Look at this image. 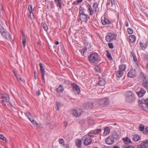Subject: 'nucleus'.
I'll return each instance as SVG.
<instances>
[{
  "instance_id": "nucleus-33",
  "label": "nucleus",
  "mask_w": 148,
  "mask_h": 148,
  "mask_svg": "<svg viewBox=\"0 0 148 148\" xmlns=\"http://www.w3.org/2000/svg\"><path fill=\"white\" fill-rule=\"evenodd\" d=\"M107 53L106 54V55L107 57L109 60H112V57L111 56V55L110 53L107 50Z\"/></svg>"
},
{
  "instance_id": "nucleus-9",
  "label": "nucleus",
  "mask_w": 148,
  "mask_h": 148,
  "mask_svg": "<svg viewBox=\"0 0 148 148\" xmlns=\"http://www.w3.org/2000/svg\"><path fill=\"white\" fill-rule=\"evenodd\" d=\"M109 103V100L107 98H105L100 100L99 104L101 106H107Z\"/></svg>"
},
{
  "instance_id": "nucleus-7",
  "label": "nucleus",
  "mask_w": 148,
  "mask_h": 148,
  "mask_svg": "<svg viewBox=\"0 0 148 148\" xmlns=\"http://www.w3.org/2000/svg\"><path fill=\"white\" fill-rule=\"evenodd\" d=\"M1 99L3 104L5 105V103L8 102L10 100L9 95L7 94H3L1 96Z\"/></svg>"
},
{
  "instance_id": "nucleus-42",
  "label": "nucleus",
  "mask_w": 148,
  "mask_h": 148,
  "mask_svg": "<svg viewBox=\"0 0 148 148\" xmlns=\"http://www.w3.org/2000/svg\"><path fill=\"white\" fill-rule=\"evenodd\" d=\"M127 31L128 33L129 34H132L133 32V30L130 28H128L127 29Z\"/></svg>"
},
{
  "instance_id": "nucleus-53",
  "label": "nucleus",
  "mask_w": 148,
  "mask_h": 148,
  "mask_svg": "<svg viewBox=\"0 0 148 148\" xmlns=\"http://www.w3.org/2000/svg\"><path fill=\"white\" fill-rule=\"evenodd\" d=\"M110 2L112 5H115V2L114 0H110Z\"/></svg>"
},
{
  "instance_id": "nucleus-31",
  "label": "nucleus",
  "mask_w": 148,
  "mask_h": 148,
  "mask_svg": "<svg viewBox=\"0 0 148 148\" xmlns=\"http://www.w3.org/2000/svg\"><path fill=\"white\" fill-rule=\"evenodd\" d=\"M54 1L57 5L59 6L60 9L61 8V0H54Z\"/></svg>"
},
{
  "instance_id": "nucleus-49",
  "label": "nucleus",
  "mask_w": 148,
  "mask_h": 148,
  "mask_svg": "<svg viewBox=\"0 0 148 148\" xmlns=\"http://www.w3.org/2000/svg\"><path fill=\"white\" fill-rule=\"evenodd\" d=\"M26 116H27L28 118H29L30 117H32V116L31 115V114L30 113L27 112V113L26 114Z\"/></svg>"
},
{
  "instance_id": "nucleus-27",
  "label": "nucleus",
  "mask_w": 148,
  "mask_h": 148,
  "mask_svg": "<svg viewBox=\"0 0 148 148\" xmlns=\"http://www.w3.org/2000/svg\"><path fill=\"white\" fill-rule=\"evenodd\" d=\"M64 88H63L61 85H60L57 88L56 90L57 92H58L61 93L64 90Z\"/></svg>"
},
{
  "instance_id": "nucleus-16",
  "label": "nucleus",
  "mask_w": 148,
  "mask_h": 148,
  "mask_svg": "<svg viewBox=\"0 0 148 148\" xmlns=\"http://www.w3.org/2000/svg\"><path fill=\"white\" fill-rule=\"evenodd\" d=\"M92 141V139L90 138H86L85 140L84 144L86 146L90 144Z\"/></svg>"
},
{
  "instance_id": "nucleus-8",
  "label": "nucleus",
  "mask_w": 148,
  "mask_h": 148,
  "mask_svg": "<svg viewBox=\"0 0 148 148\" xmlns=\"http://www.w3.org/2000/svg\"><path fill=\"white\" fill-rule=\"evenodd\" d=\"M40 69V71L41 73L42 79L43 80L44 83L45 82V80L44 78V76L45 73V71L43 64L41 63L39 64Z\"/></svg>"
},
{
  "instance_id": "nucleus-25",
  "label": "nucleus",
  "mask_w": 148,
  "mask_h": 148,
  "mask_svg": "<svg viewBox=\"0 0 148 148\" xmlns=\"http://www.w3.org/2000/svg\"><path fill=\"white\" fill-rule=\"evenodd\" d=\"M126 66L125 64H122L120 65L119 67V70L123 72L125 71Z\"/></svg>"
},
{
  "instance_id": "nucleus-26",
  "label": "nucleus",
  "mask_w": 148,
  "mask_h": 148,
  "mask_svg": "<svg viewBox=\"0 0 148 148\" xmlns=\"http://www.w3.org/2000/svg\"><path fill=\"white\" fill-rule=\"evenodd\" d=\"M123 140L124 141V143L126 145L127 144L132 143L131 140L128 137L123 138Z\"/></svg>"
},
{
  "instance_id": "nucleus-41",
  "label": "nucleus",
  "mask_w": 148,
  "mask_h": 148,
  "mask_svg": "<svg viewBox=\"0 0 148 148\" xmlns=\"http://www.w3.org/2000/svg\"><path fill=\"white\" fill-rule=\"evenodd\" d=\"M26 43V38L24 37L23 38L22 44L24 47H25Z\"/></svg>"
},
{
  "instance_id": "nucleus-13",
  "label": "nucleus",
  "mask_w": 148,
  "mask_h": 148,
  "mask_svg": "<svg viewBox=\"0 0 148 148\" xmlns=\"http://www.w3.org/2000/svg\"><path fill=\"white\" fill-rule=\"evenodd\" d=\"M71 86L73 90H76L78 94H79L80 92V90L79 87L75 84L72 83Z\"/></svg>"
},
{
  "instance_id": "nucleus-22",
  "label": "nucleus",
  "mask_w": 148,
  "mask_h": 148,
  "mask_svg": "<svg viewBox=\"0 0 148 148\" xmlns=\"http://www.w3.org/2000/svg\"><path fill=\"white\" fill-rule=\"evenodd\" d=\"M142 84L143 87L146 89H148V81L147 80V79L144 80Z\"/></svg>"
},
{
  "instance_id": "nucleus-58",
  "label": "nucleus",
  "mask_w": 148,
  "mask_h": 148,
  "mask_svg": "<svg viewBox=\"0 0 148 148\" xmlns=\"http://www.w3.org/2000/svg\"><path fill=\"white\" fill-rule=\"evenodd\" d=\"M83 0H77V3H81L82 1Z\"/></svg>"
},
{
  "instance_id": "nucleus-43",
  "label": "nucleus",
  "mask_w": 148,
  "mask_h": 148,
  "mask_svg": "<svg viewBox=\"0 0 148 148\" xmlns=\"http://www.w3.org/2000/svg\"><path fill=\"white\" fill-rule=\"evenodd\" d=\"M31 122L36 127L38 125V123L34 120H32Z\"/></svg>"
},
{
  "instance_id": "nucleus-50",
  "label": "nucleus",
  "mask_w": 148,
  "mask_h": 148,
  "mask_svg": "<svg viewBox=\"0 0 148 148\" xmlns=\"http://www.w3.org/2000/svg\"><path fill=\"white\" fill-rule=\"evenodd\" d=\"M143 132L145 134H148V127H147L145 129V132L144 131Z\"/></svg>"
},
{
  "instance_id": "nucleus-51",
  "label": "nucleus",
  "mask_w": 148,
  "mask_h": 148,
  "mask_svg": "<svg viewBox=\"0 0 148 148\" xmlns=\"http://www.w3.org/2000/svg\"><path fill=\"white\" fill-rule=\"evenodd\" d=\"M36 95L37 96H39L40 95V92L39 90H38L36 92Z\"/></svg>"
},
{
  "instance_id": "nucleus-4",
  "label": "nucleus",
  "mask_w": 148,
  "mask_h": 148,
  "mask_svg": "<svg viewBox=\"0 0 148 148\" xmlns=\"http://www.w3.org/2000/svg\"><path fill=\"white\" fill-rule=\"evenodd\" d=\"M98 7V4L96 2L94 3L92 8L90 5L88 4V10L90 12V14L92 15L93 14H95L97 12V8Z\"/></svg>"
},
{
  "instance_id": "nucleus-57",
  "label": "nucleus",
  "mask_w": 148,
  "mask_h": 148,
  "mask_svg": "<svg viewBox=\"0 0 148 148\" xmlns=\"http://www.w3.org/2000/svg\"><path fill=\"white\" fill-rule=\"evenodd\" d=\"M56 106L57 107H59L60 106V103L58 102H56Z\"/></svg>"
},
{
  "instance_id": "nucleus-24",
  "label": "nucleus",
  "mask_w": 148,
  "mask_h": 148,
  "mask_svg": "<svg viewBox=\"0 0 148 148\" xmlns=\"http://www.w3.org/2000/svg\"><path fill=\"white\" fill-rule=\"evenodd\" d=\"M104 132L103 133V134L106 136L107 135L109 134L110 132V130L109 128L107 127L104 129Z\"/></svg>"
},
{
  "instance_id": "nucleus-11",
  "label": "nucleus",
  "mask_w": 148,
  "mask_h": 148,
  "mask_svg": "<svg viewBox=\"0 0 148 148\" xmlns=\"http://www.w3.org/2000/svg\"><path fill=\"white\" fill-rule=\"evenodd\" d=\"M136 73L135 70L131 69L128 73V76L130 78H134L136 77Z\"/></svg>"
},
{
  "instance_id": "nucleus-5",
  "label": "nucleus",
  "mask_w": 148,
  "mask_h": 148,
  "mask_svg": "<svg viewBox=\"0 0 148 148\" xmlns=\"http://www.w3.org/2000/svg\"><path fill=\"white\" fill-rule=\"evenodd\" d=\"M117 34L114 33H108L106 36V40L108 42L112 41L114 39L116 40Z\"/></svg>"
},
{
  "instance_id": "nucleus-63",
  "label": "nucleus",
  "mask_w": 148,
  "mask_h": 148,
  "mask_svg": "<svg viewBox=\"0 0 148 148\" xmlns=\"http://www.w3.org/2000/svg\"><path fill=\"white\" fill-rule=\"evenodd\" d=\"M143 108V109L144 110L146 111L147 112H148V109H145V108Z\"/></svg>"
},
{
  "instance_id": "nucleus-10",
  "label": "nucleus",
  "mask_w": 148,
  "mask_h": 148,
  "mask_svg": "<svg viewBox=\"0 0 148 148\" xmlns=\"http://www.w3.org/2000/svg\"><path fill=\"white\" fill-rule=\"evenodd\" d=\"M146 93V90L143 88L141 87L140 88V90L137 91L136 93L140 97H143Z\"/></svg>"
},
{
  "instance_id": "nucleus-3",
  "label": "nucleus",
  "mask_w": 148,
  "mask_h": 148,
  "mask_svg": "<svg viewBox=\"0 0 148 148\" xmlns=\"http://www.w3.org/2000/svg\"><path fill=\"white\" fill-rule=\"evenodd\" d=\"M86 10L84 8H82L79 10V15L80 19L82 22L86 23L88 18H89L87 14H84V12Z\"/></svg>"
},
{
  "instance_id": "nucleus-40",
  "label": "nucleus",
  "mask_w": 148,
  "mask_h": 148,
  "mask_svg": "<svg viewBox=\"0 0 148 148\" xmlns=\"http://www.w3.org/2000/svg\"><path fill=\"white\" fill-rule=\"evenodd\" d=\"M138 103L139 105H141V106L142 107L143 109V107H144V106L143 105L144 104V101H143L139 100H138Z\"/></svg>"
},
{
  "instance_id": "nucleus-34",
  "label": "nucleus",
  "mask_w": 148,
  "mask_h": 148,
  "mask_svg": "<svg viewBox=\"0 0 148 148\" xmlns=\"http://www.w3.org/2000/svg\"><path fill=\"white\" fill-rule=\"evenodd\" d=\"M28 10L30 12V14H32L33 16H34V14L32 12V6L31 5H29L28 6Z\"/></svg>"
},
{
  "instance_id": "nucleus-35",
  "label": "nucleus",
  "mask_w": 148,
  "mask_h": 148,
  "mask_svg": "<svg viewBox=\"0 0 148 148\" xmlns=\"http://www.w3.org/2000/svg\"><path fill=\"white\" fill-rule=\"evenodd\" d=\"M41 24L43 28L45 29V31H47L48 30V28L47 26V25L45 23H42Z\"/></svg>"
},
{
  "instance_id": "nucleus-20",
  "label": "nucleus",
  "mask_w": 148,
  "mask_h": 148,
  "mask_svg": "<svg viewBox=\"0 0 148 148\" xmlns=\"http://www.w3.org/2000/svg\"><path fill=\"white\" fill-rule=\"evenodd\" d=\"M105 84V81L103 78L100 79L98 83V84L100 86H103Z\"/></svg>"
},
{
  "instance_id": "nucleus-21",
  "label": "nucleus",
  "mask_w": 148,
  "mask_h": 148,
  "mask_svg": "<svg viewBox=\"0 0 148 148\" xmlns=\"http://www.w3.org/2000/svg\"><path fill=\"white\" fill-rule=\"evenodd\" d=\"M87 45H88L89 47H86V48H84L82 50H81V53L82 54L83 56H84L85 54L86 53V51L87 49H89L91 47V45L90 44H89Z\"/></svg>"
},
{
  "instance_id": "nucleus-29",
  "label": "nucleus",
  "mask_w": 148,
  "mask_h": 148,
  "mask_svg": "<svg viewBox=\"0 0 148 148\" xmlns=\"http://www.w3.org/2000/svg\"><path fill=\"white\" fill-rule=\"evenodd\" d=\"M73 116L76 117H79L80 115V112H77V110H74L73 111Z\"/></svg>"
},
{
  "instance_id": "nucleus-61",
  "label": "nucleus",
  "mask_w": 148,
  "mask_h": 148,
  "mask_svg": "<svg viewBox=\"0 0 148 148\" xmlns=\"http://www.w3.org/2000/svg\"><path fill=\"white\" fill-rule=\"evenodd\" d=\"M145 58L146 59H148V54H146L145 56Z\"/></svg>"
},
{
  "instance_id": "nucleus-6",
  "label": "nucleus",
  "mask_w": 148,
  "mask_h": 148,
  "mask_svg": "<svg viewBox=\"0 0 148 148\" xmlns=\"http://www.w3.org/2000/svg\"><path fill=\"white\" fill-rule=\"evenodd\" d=\"M0 32L2 35L7 40L10 41L11 42H13V40L12 37L6 29L2 30L0 31Z\"/></svg>"
},
{
  "instance_id": "nucleus-54",
  "label": "nucleus",
  "mask_w": 148,
  "mask_h": 148,
  "mask_svg": "<svg viewBox=\"0 0 148 148\" xmlns=\"http://www.w3.org/2000/svg\"><path fill=\"white\" fill-rule=\"evenodd\" d=\"M131 54L130 55V56H132L133 57H134L136 56L135 55V54L133 52H131Z\"/></svg>"
},
{
  "instance_id": "nucleus-56",
  "label": "nucleus",
  "mask_w": 148,
  "mask_h": 148,
  "mask_svg": "<svg viewBox=\"0 0 148 148\" xmlns=\"http://www.w3.org/2000/svg\"><path fill=\"white\" fill-rule=\"evenodd\" d=\"M133 59H134V61L135 62H137V59L136 58V56H135L133 57Z\"/></svg>"
},
{
  "instance_id": "nucleus-64",
  "label": "nucleus",
  "mask_w": 148,
  "mask_h": 148,
  "mask_svg": "<svg viewBox=\"0 0 148 148\" xmlns=\"http://www.w3.org/2000/svg\"><path fill=\"white\" fill-rule=\"evenodd\" d=\"M113 148H119V147L117 146H116L114 147H113Z\"/></svg>"
},
{
  "instance_id": "nucleus-37",
  "label": "nucleus",
  "mask_w": 148,
  "mask_h": 148,
  "mask_svg": "<svg viewBox=\"0 0 148 148\" xmlns=\"http://www.w3.org/2000/svg\"><path fill=\"white\" fill-rule=\"evenodd\" d=\"M139 128L140 131H143L144 130L145 126L143 124H140L139 126Z\"/></svg>"
},
{
  "instance_id": "nucleus-62",
  "label": "nucleus",
  "mask_w": 148,
  "mask_h": 148,
  "mask_svg": "<svg viewBox=\"0 0 148 148\" xmlns=\"http://www.w3.org/2000/svg\"><path fill=\"white\" fill-rule=\"evenodd\" d=\"M59 44V42L58 41H56L55 42V44L56 45H58Z\"/></svg>"
},
{
  "instance_id": "nucleus-48",
  "label": "nucleus",
  "mask_w": 148,
  "mask_h": 148,
  "mask_svg": "<svg viewBox=\"0 0 148 148\" xmlns=\"http://www.w3.org/2000/svg\"><path fill=\"white\" fill-rule=\"evenodd\" d=\"M94 132L93 133H89L88 134V135L89 136L91 137H94Z\"/></svg>"
},
{
  "instance_id": "nucleus-30",
  "label": "nucleus",
  "mask_w": 148,
  "mask_h": 148,
  "mask_svg": "<svg viewBox=\"0 0 148 148\" xmlns=\"http://www.w3.org/2000/svg\"><path fill=\"white\" fill-rule=\"evenodd\" d=\"M139 77L143 79V81L144 80L147 79V77L146 75L142 72L140 73Z\"/></svg>"
},
{
  "instance_id": "nucleus-18",
  "label": "nucleus",
  "mask_w": 148,
  "mask_h": 148,
  "mask_svg": "<svg viewBox=\"0 0 148 148\" xmlns=\"http://www.w3.org/2000/svg\"><path fill=\"white\" fill-rule=\"evenodd\" d=\"M75 145L78 148H81L82 144L81 140L78 139H76L75 141Z\"/></svg>"
},
{
  "instance_id": "nucleus-17",
  "label": "nucleus",
  "mask_w": 148,
  "mask_h": 148,
  "mask_svg": "<svg viewBox=\"0 0 148 148\" xmlns=\"http://www.w3.org/2000/svg\"><path fill=\"white\" fill-rule=\"evenodd\" d=\"M104 19H101V21L103 25H105L106 24H110L111 23L110 21L108 19L104 17Z\"/></svg>"
},
{
  "instance_id": "nucleus-12",
  "label": "nucleus",
  "mask_w": 148,
  "mask_h": 148,
  "mask_svg": "<svg viewBox=\"0 0 148 148\" xmlns=\"http://www.w3.org/2000/svg\"><path fill=\"white\" fill-rule=\"evenodd\" d=\"M94 106L93 103L92 102H88L84 104L83 107L85 109H91Z\"/></svg>"
},
{
  "instance_id": "nucleus-44",
  "label": "nucleus",
  "mask_w": 148,
  "mask_h": 148,
  "mask_svg": "<svg viewBox=\"0 0 148 148\" xmlns=\"http://www.w3.org/2000/svg\"><path fill=\"white\" fill-rule=\"evenodd\" d=\"M124 148H135L134 147L132 146H129L125 145L123 146Z\"/></svg>"
},
{
  "instance_id": "nucleus-14",
  "label": "nucleus",
  "mask_w": 148,
  "mask_h": 148,
  "mask_svg": "<svg viewBox=\"0 0 148 148\" xmlns=\"http://www.w3.org/2000/svg\"><path fill=\"white\" fill-rule=\"evenodd\" d=\"M148 140L145 141L143 142L141 144L138 145L139 148H148Z\"/></svg>"
},
{
  "instance_id": "nucleus-36",
  "label": "nucleus",
  "mask_w": 148,
  "mask_h": 148,
  "mask_svg": "<svg viewBox=\"0 0 148 148\" xmlns=\"http://www.w3.org/2000/svg\"><path fill=\"white\" fill-rule=\"evenodd\" d=\"M102 130L100 129H97L94 131L93 132L95 134H98L99 133L101 132Z\"/></svg>"
},
{
  "instance_id": "nucleus-60",
  "label": "nucleus",
  "mask_w": 148,
  "mask_h": 148,
  "mask_svg": "<svg viewBox=\"0 0 148 148\" xmlns=\"http://www.w3.org/2000/svg\"><path fill=\"white\" fill-rule=\"evenodd\" d=\"M28 119H29V120H30V121L32 122V120H33L32 119V117H29V118H28Z\"/></svg>"
},
{
  "instance_id": "nucleus-19",
  "label": "nucleus",
  "mask_w": 148,
  "mask_h": 148,
  "mask_svg": "<svg viewBox=\"0 0 148 148\" xmlns=\"http://www.w3.org/2000/svg\"><path fill=\"white\" fill-rule=\"evenodd\" d=\"M140 47L141 49L143 50H145L147 46V42H140Z\"/></svg>"
},
{
  "instance_id": "nucleus-28",
  "label": "nucleus",
  "mask_w": 148,
  "mask_h": 148,
  "mask_svg": "<svg viewBox=\"0 0 148 148\" xmlns=\"http://www.w3.org/2000/svg\"><path fill=\"white\" fill-rule=\"evenodd\" d=\"M129 39L131 42H134L136 40V37L134 35H131L129 36Z\"/></svg>"
},
{
  "instance_id": "nucleus-23",
  "label": "nucleus",
  "mask_w": 148,
  "mask_h": 148,
  "mask_svg": "<svg viewBox=\"0 0 148 148\" xmlns=\"http://www.w3.org/2000/svg\"><path fill=\"white\" fill-rule=\"evenodd\" d=\"M116 76L117 77H121L123 74V72L119 70L118 71H116Z\"/></svg>"
},
{
  "instance_id": "nucleus-59",
  "label": "nucleus",
  "mask_w": 148,
  "mask_h": 148,
  "mask_svg": "<svg viewBox=\"0 0 148 148\" xmlns=\"http://www.w3.org/2000/svg\"><path fill=\"white\" fill-rule=\"evenodd\" d=\"M125 25L126 27H128L129 26L128 23L127 21H126L125 22Z\"/></svg>"
},
{
  "instance_id": "nucleus-1",
  "label": "nucleus",
  "mask_w": 148,
  "mask_h": 148,
  "mask_svg": "<svg viewBox=\"0 0 148 148\" xmlns=\"http://www.w3.org/2000/svg\"><path fill=\"white\" fill-rule=\"evenodd\" d=\"M88 59L90 62L96 64L99 61V54L97 53H91L88 56Z\"/></svg>"
},
{
  "instance_id": "nucleus-15",
  "label": "nucleus",
  "mask_w": 148,
  "mask_h": 148,
  "mask_svg": "<svg viewBox=\"0 0 148 148\" xmlns=\"http://www.w3.org/2000/svg\"><path fill=\"white\" fill-rule=\"evenodd\" d=\"M105 140L106 143L109 145H112L114 143V138L110 137H107L106 139Z\"/></svg>"
},
{
  "instance_id": "nucleus-2",
  "label": "nucleus",
  "mask_w": 148,
  "mask_h": 148,
  "mask_svg": "<svg viewBox=\"0 0 148 148\" xmlns=\"http://www.w3.org/2000/svg\"><path fill=\"white\" fill-rule=\"evenodd\" d=\"M126 97V101L128 103H132L134 101L135 97L134 93L131 91H128L125 94Z\"/></svg>"
},
{
  "instance_id": "nucleus-55",
  "label": "nucleus",
  "mask_w": 148,
  "mask_h": 148,
  "mask_svg": "<svg viewBox=\"0 0 148 148\" xmlns=\"http://www.w3.org/2000/svg\"><path fill=\"white\" fill-rule=\"evenodd\" d=\"M5 29L3 28L1 25H0V31H1L3 29Z\"/></svg>"
},
{
  "instance_id": "nucleus-45",
  "label": "nucleus",
  "mask_w": 148,
  "mask_h": 148,
  "mask_svg": "<svg viewBox=\"0 0 148 148\" xmlns=\"http://www.w3.org/2000/svg\"><path fill=\"white\" fill-rule=\"evenodd\" d=\"M109 47L110 48L112 49L114 48V46L113 45V44L112 43H109L108 44Z\"/></svg>"
},
{
  "instance_id": "nucleus-38",
  "label": "nucleus",
  "mask_w": 148,
  "mask_h": 148,
  "mask_svg": "<svg viewBox=\"0 0 148 148\" xmlns=\"http://www.w3.org/2000/svg\"><path fill=\"white\" fill-rule=\"evenodd\" d=\"M95 71L97 72H100L101 71V68L100 66L99 65L97 66L95 68Z\"/></svg>"
},
{
  "instance_id": "nucleus-39",
  "label": "nucleus",
  "mask_w": 148,
  "mask_h": 148,
  "mask_svg": "<svg viewBox=\"0 0 148 148\" xmlns=\"http://www.w3.org/2000/svg\"><path fill=\"white\" fill-rule=\"evenodd\" d=\"M0 139L5 142H6L7 141L6 138L3 135L1 134H0Z\"/></svg>"
},
{
  "instance_id": "nucleus-32",
  "label": "nucleus",
  "mask_w": 148,
  "mask_h": 148,
  "mask_svg": "<svg viewBox=\"0 0 148 148\" xmlns=\"http://www.w3.org/2000/svg\"><path fill=\"white\" fill-rule=\"evenodd\" d=\"M140 139L139 136L138 135H134L133 137V140L135 141H138Z\"/></svg>"
},
{
  "instance_id": "nucleus-47",
  "label": "nucleus",
  "mask_w": 148,
  "mask_h": 148,
  "mask_svg": "<svg viewBox=\"0 0 148 148\" xmlns=\"http://www.w3.org/2000/svg\"><path fill=\"white\" fill-rule=\"evenodd\" d=\"M59 143L60 144H62L64 143V141L63 139H60L59 140Z\"/></svg>"
},
{
  "instance_id": "nucleus-46",
  "label": "nucleus",
  "mask_w": 148,
  "mask_h": 148,
  "mask_svg": "<svg viewBox=\"0 0 148 148\" xmlns=\"http://www.w3.org/2000/svg\"><path fill=\"white\" fill-rule=\"evenodd\" d=\"M13 73L14 75L15 76V77H16L17 79H19V78L20 77V76L15 71H13Z\"/></svg>"
},
{
  "instance_id": "nucleus-52",
  "label": "nucleus",
  "mask_w": 148,
  "mask_h": 148,
  "mask_svg": "<svg viewBox=\"0 0 148 148\" xmlns=\"http://www.w3.org/2000/svg\"><path fill=\"white\" fill-rule=\"evenodd\" d=\"M110 0H108L107 2L106 6H108V5L110 4Z\"/></svg>"
}]
</instances>
